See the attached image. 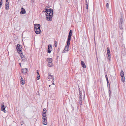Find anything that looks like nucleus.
<instances>
[{
    "instance_id": "f704fd0d",
    "label": "nucleus",
    "mask_w": 126,
    "mask_h": 126,
    "mask_svg": "<svg viewBox=\"0 0 126 126\" xmlns=\"http://www.w3.org/2000/svg\"><path fill=\"white\" fill-rule=\"evenodd\" d=\"M106 80L107 81V82H108V81H109L108 77H106Z\"/></svg>"
},
{
    "instance_id": "58836bf2",
    "label": "nucleus",
    "mask_w": 126,
    "mask_h": 126,
    "mask_svg": "<svg viewBox=\"0 0 126 126\" xmlns=\"http://www.w3.org/2000/svg\"><path fill=\"white\" fill-rule=\"evenodd\" d=\"M8 0H6L5 3H9V2H8Z\"/></svg>"
},
{
    "instance_id": "f8f14e48",
    "label": "nucleus",
    "mask_w": 126,
    "mask_h": 126,
    "mask_svg": "<svg viewBox=\"0 0 126 126\" xmlns=\"http://www.w3.org/2000/svg\"><path fill=\"white\" fill-rule=\"evenodd\" d=\"M124 24V21H123V18L122 17V16H121V17L120 18V21L119 22V25L120 24H122L123 25Z\"/></svg>"
},
{
    "instance_id": "5701e85b",
    "label": "nucleus",
    "mask_w": 126,
    "mask_h": 126,
    "mask_svg": "<svg viewBox=\"0 0 126 126\" xmlns=\"http://www.w3.org/2000/svg\"><path fill=\"white\" fill-rule=\"evenodd\" d=\"M109 88V96L110 97V94H111V92H110V87H108Z\"/></svg>"
},
{
    "instance_id": "37998d69",
    "label": "nucleus",
    "mask_w": 126,
    "mask_h": 126,
    "mask_svg": "<svg viewBox=\"0 0 126 126\" xmlns=\"http://www.w3.org/2000/svg\"><path fill=\"white\" fill-rule=\"evenodd\" d=\"M50 74H51L50 73H48V75H50Z\"/></svg>"
},
{
    "instance_id": "c756f323",
    "label": "nucleus",
    "mask_w": 126,
    "mask_h": 126,
    "mask_svg": "<svg viewBox=\"0 0 126 126\" xmlns=\"http://www.w3.org/2000/svg\"><path fill=\"white\" fill-rule=\"evenodd\" d=\"M106 6L108 8H109V4L108 3H107L106 4Z\"/></svg>"
},
{
    "instance_id": "f03ea898",
    "label": "nucleus",
    "mask_w": 126,
    "mask_h": 126,
    "mask_svg": "<svg viewBox=\"0 0 126 126\" xmlns=\"http://www.w3.org/2000/svg\"><path fill=\"white\" fill-rule=\"evenodd\" d=\"M49 12L47 15H46V19L48 21H51L52 20L53 15V10L51 8L49 9Z\"/></svg>"
},
{
    "instance_id": "bb28decb",
    "label": "nucleus",
    "mask_w": 126,
    "mask_h": 126,
    "mask_svg": "<svg viewBox=\"0 0 126 126\" xmlns=\"http://www.w3.org/2000/svg\"><path fill=\"white\" fill-rule=\"evenodd\" d=\"M54 46L55 47H56L57 46V42L56 41H54Z\"/></svg>"
},
{
    "instance_id": "4c0bfd02",
    "label": "nucleus",
    "mask_w": 126,
    "mask_h": 126,
    "mask_svg": "<svg viewBox=\"0 0 126 126\" xmlns=\"http://www.w3.org/2000/svg\"><path fill=\"white\" fill-rule=\"evenodd\" d=\"M52 79V82H54V78H53Z\"/></svg>"
},
{
    "instance_id": "7ed1b4c3",
    "label": "nucleus",
    "mask_w": 126,
    "mask_h": 126,
    "mask_svg": "<svg viewBox=\"0 0 126 126\" xmlns=\"http://www.w3.org/2000/svg\"><path fill=\"white\" fill-rule=\"evenodd\" d=\"M20 45L19 44H18L17 46H16V49L17 50L18 52L20 54H22V50L20 48Z\"/></svg>"
},
{
    "instance_id": "9d476101",
    "label": "nucleus",
    "mask_w": 126,
    "mask_h": 126,
    "mask_svg": "<svg viewBox=\"0 0 126 126\" xmlns=\"http://www.w3.org/2000/svg\"><path fill=\"white\" fill-rule=\"evenodd\" d=\"M22 60L23 62H26L27 61V59L25 58V56L22 54H20Z\"/></svg>"
},
{
    "instance_id": "4be33fe9",
    "label": "nucleus",
    "mask_w": 126,
    "mask_h": 126,
    "mask_svg": "<svg viewBox=\"0 0 126 126\" xmlns=\"http://www.w3.org/2000/svg\"><path fill=\"white\" fill-rule=\"evenodd\" d=\"M53 75H49L48 76V78L49 79H52L53 78Z\"/></svg>"
},
{
    "instance_id": "a18cd8bd",
    "label": "nucleus",
    "mask_w": 126,
    "mask_h": 126,
    "mask_svg": "<svg viewBox=\"0 0 126 126\" xmlns=\"http://www.w3.org/2000/svg\"><path fill=\"white\" fill-rule=\"evenodd\" d=\"M51 86V85H49V86H48L50 87Z\"/></svg>"
},
{
    "instance_id": "6e6552de",
    "label": "nucleus",
    "mask_w": 126,
    "mask_h": 126,
    "mask_svg": "<svg viewBox=\"0 0 126 126\" xmlns=\"http://www.w3.org/2000/svg\"><path fill=\"white\" fill-rule=\"evenodd\" d=\"M39 28H36V29L34 30V31L35 33L36 34H40L41 33V31L39 27Z\"/></svg>"
},
{
    "instance_id": "412c9836",
    "label": "nucleus",
    "mask_w": 126,
    "mask_h": 126,
    "mask_svg": "<svg viewBox=\"0 0 126 126\" xmlns=\"http://www.w3.org/2000/svg\"><path fill=\"white\" fill-rule=\"evenodd\" d=\"M53 64L52 63H49L47 64V66L50 67H51L53 66Z\"/></svg>"
},
{
    "instance_id": "8fccbe9b",
    "label": "nucleus",
    "mask_w": 126,
    "mask_h": 126,
    "mask_svg": "<svg viewBox=\"0 0 126 126\" xmlns=\"http://www.w3.org/2000/svg\"><path fill=\"white\" fill-rule=\"evenodd\" d=\"M0 0V2H1V0Z\"/></svg>"
},
{
    "instance_id": "6ab92c4d",
    "label": "nucleus",
    "mask_w": 126,
    "mask_h": 126,
    "mask_svg": "<svg viewBox=\"0 0 126 126\" xmlns=\"http://www.w3.org/2000/svg\"><path fill=\"white\" fill-rule=\"evenodd\" d=\"M107 55H109L110 54V49L109 47H107Z\"/></svg>"
},
{
    "instance_id": "473e14b6",
    "label": "nucleus",
    "mask_w": 126,
    "mask_h": 126,
    "mask_svg": "<svg viewBox=\"0 0 126 126\" xmlns=\"http://www.w3.org/2000/svg\"><path fill=\"white\" fill-rule=\"evenodd\" d=\"M50 7V6H47L46 7V9H48V8Z\"/></svg>"
},
{
    "instance_id": "1a4fd4ad",
    "label": "nucleus",
    "mask_w": 126,
    "mask_h": 126,
    "mask_svg": "<svg viewBox=\"0 0 126 126\" xmlns=\"http://www.w3.org/2000/svg\"><path fill=\"white\" fill-rule=\"evenodd\" d=\"M46 109L45 108L44 109L43 111L42 116L43 117H46Z\"/></svg>"
},
{
    "instance_id": "2eb2a0df",
    "label": "nucleus",
    "mask_w": 126,
    "mask_h": 126,
    "mask_svg": "<svg viewBox=\"0 0 126 126\" xmlns=\"http://www.w3.org/2000/svg\"><path fill=\"white\" fill-rule=\"evenodd\" d=\"M81 64L82 67L83 68H86V65L85 64L84 62L83 61H81Z\"/></svg>"
},
{
    "instance_id": "c85d7f7f",
    "label": "nucleus",
    "mask_w": 126,
    "mask_h": 126,
    "mask_svg": "<svg viewBox=\"0 0 126 126\" xmlns=\"http://www.w3.org/2000/svg\"><path fill=\"white\" fill-rule=\"evenodd\" d=\"M108 56L109 57V61L110 60V59L111 58V54L109 55H108Z\"/></svg>"
},
{
    "instance_id": "a211bd4d",
    "label": "nucleus",
    "mask_w": 126,
    "mask_h": 126,
    "mask_svg": "<svg viewBox=\"0 0 126 126\" xmlns=\"http://www.w3.org/2000/svg\"><path fill=\"white\" fill-rule=\"evenodd\" d=\"M79 103H80V105H81L82 102V99L81 96H79Z\"/></svg>"
},
{
    "instance_id": "20e7f679",
    "label": "nucleus",
    "mask_w": 126,
    "mask_h": 126,
    "mask_svg": "<svg viewBox=\"0 0 126 126\" xmlns=\"http://www.w3.org/2000/svg\"><path fill=\"white\" fill-rule=\"evenodd\" d=\"M120 76L121 77V79L122 82H124L125 81V77L124 72L122 70L120 72Z\"/></svg>"
},
{
    "instance_id": "e433bc0d",
    "label": "nucleus",
    "mask_w": 126,
    "mask_h": 126,
    "mask_svg": "<svg viewBox=\"0 0 126 126\" xmlns=\"http://www.w3.org/2000/svg\"><path fill=\"white\" fill-rule=\"evenodd\" d=\"M24 122L23 121L21 122H20V124L21 125H23V124Z\"/></svg>"
},
{
    "instance_id": "f257e3e1",
    "label": "nucleus",
    "mask_w": 126,
    "mask_h": 126,
    "mask_svg": "<svg viewBox=\"0 0 126 126\" xmlns=\"http://www.w3.org/2000/svg\"><path fill=\"white\" fill-rule=\"evenodd\" d=\"M72 32V31L71 30H70L66 42L67 45L65 47L64 50L63 51V52L66 53L68 51V49L70 44V41L71 40Z\"/></svg>"
},
{
    "instance_id": "f3484780",
    "label": "nucleus",
    "mask_w": 126,
    "mask_h": 126,
    "mask_svg": "<svg viewBox=\"0 0 126 126\" xmlns=\"http://www.w3.org/2000/svg\"><path fill=\"white\" fill-rule=\"evenodd\" d=\"M47 61L48 63H52V59L51 58H48L47 59Z\"/></svg>"
},
{
    "instance_id": "ddd939ff",
    "label": "nucleus",
    "mask_w": 126,
    "mask_h": 126,
    "mask_svg": "<svg viewBox=\"0 0 126 126\" xmlns=\"http://www.w3.org/2000/svg\"><path fill=\"white\" fill-rule=\"evenodd\" d=\"M34 30L36 29V28H39H39L40 27V25L38 24H36L34 25Z\"/></svg>"
},
{
    "instance_id": "79ce46f5",
    "label": "nucleus",
    "mask_w": 126,
    "mask_h": 126,
    "mask_svg": "<svg viewBox=\"0 0 126 126\" xmlns=\"http://www.w3.org/2000/svg\"><path fill=\"white\" fill-rule=\"evenodd\" d=\"M21 63H19V65H20V67L21 66Z\"/></svg>"
},
{
    "instance_id": "a19ab883",
    "label": "nucleus",
    "mask_w": 126,
    "mask_h": 126,
    "mask_svg": "<svg viewBox=\"0 0 126 126\" xmlns=\"http://www.w3.org/2000/svg\"><path fill=\"white\" fill-rule=\"evenodd\" d=\"M46 11H43V12H44V13L45 12H46Z\"/></svg>"
},
{
    "instance_id": "9b49d317",
    "label": "nucleus",
    "mask_w": 126,
    "mask_h": 126,
    "mask_svg": "<svg viewBox=\"0 0 126 126\" xmlns=\"http://www.w3.org/2000/svg\"><path fill=\"white\" fill-rule=\"evenodd\" d=\"M26 11L25 10V9L23 8H22L21 9V11L20 12V14H23L26 13Z\"/></svg>"
},
{
    "instance_id": "4468645a",
    "label": "nucleus",
    "mask_w": 126,
    "mask_h": 126,
    "mask_svg": "<svg viewBox=\"0 0 126 126\" xmlns=\"http://www.w3.org/2000/svg\"><path fill=\"white\" fill-rule=\"evenodd\" d=\"M27 68H22L21 69V71L23 73V74L24 72V73H27Z\"/></svg>"
},
{
    "instance_id": "c9c22d12",
    "label": "nucleus",
    "mask_w": 126,
    "mask_h": 126,
    "mask_svg": "<svg viewBox=\"0 0 126 126\" xmlns=\"http://www.w3.org/2000/svg\"><path fill=\"white\" fill-rule=\"evenodd\" d=\"M37 71L36 73L37 75H39V73L38 72V71L37 70Z\"/></svg>"
},
{
    "instance_id": "0eeeda50",
    "label": "nucleus",
    "mask_w": 126,
    "mask_h": 126,
    "mask_svg": "<svg viewBox=\"0 0 126 126\" xmlns=\"http://www.w3.org/2000/svg\"><path fill=\"white\" fill-rule=\"evenodd\" d=\"M52 49V47L51 45L50 44H49L48 46L47 52L48 53H50Z\"/></svg>"
},
{
    "instance_id": "aec40b11",
    "label": "nucleus",
    "mask_w": 126,
    "mask_h": 126,
    "mask_svg": "<svg viewBox=\"0 0 126 126\" xmlns=\"http://www.w3.org/2000/svg\"><path fill=\"white\" fill-rule=\"evenodd\" d=\"M21 83L22 85H23L24 84L25 81L24 80H23V79L22 77H21L20 79Z\"/></svg>"
},
{
    "instance_id": "09e8293b",
    "label": "nucleus",
    "mask_w": 126,
    "mask_h": 126,
    "mask_svg": "<svg viewBox=\"0 0 126 126\" xmlns=\"http://www.w3.org/2000/svg\"><path fill=\"white\" fill-rule=\"evenodd\" d=\"M96 58H97V60H98V58H97V56Z\"/></svg>"
},
{
    "instance_id": "a878e982",
    "label": "nucleus",
    "mask_w": 126,
    "mask_h": 126,
    "mask_svg": "<svg viewBox=\"0 0 126 126\" xmlns=\"http://www.w3.org/2000/svg\"><path fill=\"white\" fill-rule=\"evenodd\" d=\"M40 79V75H37V78L36 79L37 80H38L39 79Z\"/></svg>"
},
{
    "instance_id": "39448f33",
    "label": "nucleus",
    "mask_w": 126,
    "mask_h": 126,
    "mask_svg": "<svg viewBox=\"0 0 126 126\" xmlns=\"http://www.w3.org/2000/svg\"><path fill=\"white\" fill-rule=\"evenodd\" d=\"M5 107H6L4 106V103L3 102H2L1 103V110L4 112V113H5V111H6L5 110Z\"/></svg>"
},
{
    "instance_id": "b1692460",
    "label": "nucleus",
    "mask_w": 126,
    "mask_h": 126,
    "mask_svg": "<svg viewBox=\"0 0 126 126\" xmlns=\"http://www.w3.org/2000/svg\"><path fill=\"white\" fill-rule=\"evenodd\" d=\"M45 11H46V14L47 15L48 14V13L49 12V9H46L45 8Z\"/></svg>"
},
{
    "instance_id": "423d86ee",
    "label": "nucleus",
    "mask_w": 126,
    "mask_h": 126,
    "mask_svg": "<svg viewBox=\"0 0 126 126\" xmlns=\"http://www.w3.org/2000/svg\"><path fill=\"white\" fill-rule=\"evenodd\" d=\"M42 122H44L45 123H43V124L44 125H46L47 124V117H43L42 118Z\"/></svg>"
},
{
    "instance_id": "72a5a7b5",
    "label": "nucleus",
    "mask_w": 126,
    "mask_h": 126,
    "mask_svg": "<svg viewBox=\"0 0 126 126\" xmlns=\"http://www.w3.org/2000/svg\"><path fill=\"white\" fill-rule=\"evenodd\" d=\"M86 9H87V10L88 9V4H86Z\"/></svg>"
},
{
    "instance_id": "ea45409f",
    "label": "nucleus",
    "mask_w": 126,
    "mask_h": 126,
    "mask_svg": "<svg viewBox=\"0 0 126 126\" xmlns=\"http://www.w3.org/2000/svg\"><path fill=\"white\" fill-rule=\"evenodd\" d=\"M85 2H86V4H88L87 0H85Z\"/></svg>"
},
{
    "instance_id": "2f4dec72",
    "label": "nucleus",
    "mask_w": 126,
    "mask_h": 126,
    "mask_svg": "<svg viewBox=\"0 0 126 126\" xmlns=\"http://www.w3.org/2000/svg\"><path fill=\"white\" fill-rule=\"evenodd\" d=\"M79 95H80V96H81L82 95V93L80 91H79Z\"/></svg>"
},
{
    "instance_id": "de8ad7c7",
    "label": "nucleus",
    "mask_w": 126,
    "mask_h": 126,
    "mask_svg": "<svg viewBox=\"0 0 126 126\" xmlns=\"http://www.w3.org/2000/svg\"><path fill=\"white\" fill-rule=\"evenodd\" d=\"M79 90L80 91V88H79Z\"/></svg>"
},
{
    "instance_id": "cd10ccee",
    "label": "nucleus",
    "mask_w": 126,
    "mask_h": 126,
    "mask_svg": "<svg viewBox=\"0 0 126 126\" xmlns=\"http://www.w3.org/2000/svg\"><path fill=\"white\" fill-rule=\"evenodd\" d=\"M2 4V0H1V2H0V8L1 5Z\"/></svg>"
},
{
    "instance_id": "c03bdc74",
    "label": "nucleus",
    "mask_w": 126,
    "mask_h": 126,
    "mask_svg": "<svg viewBox=\"0 0 126 126\" xmlns=\"http://www.w3.org/2000/svg\"><path fill=\"white\" fill-rule=\"evenodd\" d=\"M105 77H107V75H105Z\"/></svg>"
},
{
    "instance_id": "dca6fc26",
    "label": "nucleus",
    "mask_w": 126,
    "mask_h": 126,
    "mask_svg": "<svg viewBox=\"0 0 126 126\" xmlns=\"http://www.w3.org/2000/svg\"><path fill=\"white\" fill-rule=\"evenodd\" d=\"M9 7V3H5V9L6 10H8Z\"/></svg>"
},
{
    "instance_id": "7c9ffc66",
    "label": "nucleus",
    "mask_w": 126,
    "mask_h": 126,
    "mask_svg": "<svg viewBox=\"0 0 126 126\" xmlns=\"http://www.w3.org/2000/svg\"><path fill=\"white\" fill-rule=\"evenodd\" d=\"M107 86L108 87H110V84L109 83V81H108V82H107Z\"/></svg>"
},
{
    "instance_id": "393cba45",
    "label": "nucleus",
    "mask_w": 126,
    "mask_h": 126,
    "mask_svg": "<svg viewBox=\"0 0 126 126\" xmlns=\"http://www.w3.org/2000/svg\"><path fill=\"white\" fill-rule=\"evenodd\" d=\"M123 25L122 24H120L119 25V27L120 28V29L121 30H123V28H122V26H123Z\"/></svg>"
},
{
    "instance_id": "49530a36",
    "label": "nucleus",
    "mask_w": 126,
    "mask_h": 126,
    "mask_svg": "<svg viewBox=\"0 0 126 126\" xmlns=\"http://www.w3.org/2000/svg\"><path fill=\"white\" fill-rule=\"evenodd\" d=\"M52 84H53V85H54L55 84L54 83H53Z\"/></svg>"
}]
</instances>
